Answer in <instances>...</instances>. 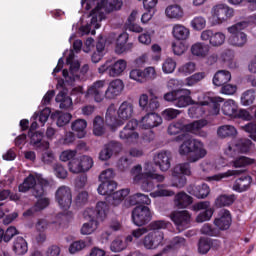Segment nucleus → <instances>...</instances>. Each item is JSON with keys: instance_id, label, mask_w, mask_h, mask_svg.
<instances>
[{"instance_id": "de8ad7c7", "label": "nucleus", "mask_w": 256, "mask_h": 256, "mask_svg": "<svg viewBox=\"0 0 256 256\" xmlns=\"http://www.w3.org/2000/svg\"><path fill=\"white\" fill-rule=\"evenodd\" d=\"M237 109V103L233 100H228L222 106V113L227 117H237Z\"/></svg>"}, {"instance_id": "5701e85b", "label": "nucleus", "mask_w": 256, "mask_h": 256, "mask_svg": "<svg viewBox=\"0 0 256 256\" xmlns=\"http://www.w3.org/2000/svg\"><path fill=\"white\" fill-rule=\"evenodd\" d=\"M127 41H129V34L126 32L118 36L115 47L117 55H123V53H129V51L133 50V43H127Z\"/></svg>"}, {"instance_id": "c9c22d12", "label": "nucleus", "mask_w": 256, "mask_h": 256, "mask_svg": "<svg viewBox=\"0 0 256 256\" xmlns=\"http://www.w3.org/2000/svg\"><path fill=\"white\" fill-rule=\"evenodd\" d=\"M168 19H176L177 21L183 19V8L177 4L170 5L165 10Z\"/></svg>"}, {"instance_id": "5fc2aeb1", "label": "nucleus", "mask_w": 256, "mask_h": 256, "mask_svg": "<svg viewBox=\"0 0 256 256\" xmlns=\"http://www.w3.org/2000/svg\"><path fill=\"white\" fill-rule=\"evenodd\" d=\"M95 229H97V220H95V217L90 216V221L83 224L81 233L82 235H91Z\"/></svg>"}, {"instance_id": "20e7f679", "label": "nucleus", "mask_w": 256, "mask_h": 256, "mask_svg": "<svg viewBox=\"0 0 256 256\" xmlns=\"http://www.w3.org/2000/svg\"><path fill=\"white\" fill-rule=\"evenodd\" d=\"M219 103H223V98H208L206 101H202L200 104H196L190 107L188 109V115L193 119H199V117H203L205 115V106L208 107V111L211 115H219V111L221 109V105H219Z\"/></svg>"}, {"instance_id": "7ed1b4c3", "label": "nucleus", "mask_w": 256, "mask_h": 256, "mask_svg": "<svg viewBox=\"0 0 256 256\" xmlns=\"http://www.w3.org/2000/svg\"><path fill=\"white\" fill-rule=\"evenodd\" d=\"M121 7H123V1L121 0H100V3H97V6L90 12V25H93L95 29H99V21L105 19L104 11L111 13V11H117Z\"/></svg>"}, {"instance_id": "0eeeda50", "label": "nucleus", "mask_w": 256, "mask_h": 256, "mask_svg": "<svg viewBox=\"0 0 256 256\" xmlns=\"http://www.w3.org/2000/svg\"><path fill=\"white\" fill-rule=\"evenodd\" d=\"M125 69H127V61L124 59L117 60L116 62L107 60L98 68V73H100V75L107 73L109 77H119L123 75Z\"/></svg>"}, {"instance_id": "a18cd8bd", "label": "nucleus", "mask_w": 256, "mask_h": 256, "mask_svg": "<svg viewBox=\"0 0 256 256\" xmlns=\"http://www.w3.org/2000/svg\"><path fill=\"white\" fill-rule=\"evenodd\" d=\"M93 135L96 137L105 135V120L101 116H96L93 120Z\"/></svg>"}, {"instance_id": "412c9836", "label": "nucleus", "mask_w": 256, "mask_h": 256, "mask_svg": "<svg viewBox=\"0 0 256 256\" xmlns=\"http://www.w3.org/2000/svg\"><path fill=\"white\" fill-rule=\"evenodd\" d=\"M123 89H125V84L123 83V80H112L105 91L106 99H116V97H119V95L123 93Z\"/></svg>"}, {"instance_id": "e2e57ef3", "label": "nucleus", "mask_w": 256, "mask_h": 256, "mask_svg": "<svg viewBox=\"0 0 256 256\" xmlns=\"http://www.w3.org/2000/svg\"><path fill=\"white\" fill-rule=\"evenodd\" d=\"M207 26V20L203 16H197L191 21V27L196 31H202Z\"/></svg>"}, {"instance_id": "9b49d317", "label": "nucleus", "mask_w": 256, "mask_h": 256, "mask_svg": "<svg viewBox=\"0 0 256 256\" xmlns=\"http://www.w3.org/2000/svg\"><path fill=\"white\" fill-rule=\"evenodd\" d=\"M170 219L173 221L174 225H176L179 233L185 231V229H189V225H191V214L187 210L172 212Z\"/></svg>"}, {"instance_id": "8fccbe9b", "label": "nucleus", "mask_w": 256, "mask_h": 256, "mask_svg": "<svg viewBox=\"0 0 256 256\" xmlns=\"http://www.w3.org/2000/svg\"><path fill=\"white\" fill-rule=\"evenodd\" d=\"M56 103H60V109H71L73 106V100L67 96L65 92H60L56 96Z\"/></svg>"}, {"instance_id": "4d7b16f0", "label": "nucleus", "mask_w": 256, "mask_h": 256, "mask_svg": "<svg viewBox=\"0 0 256 256\" xmlns=\"http://www.w3.org/2000/svg\"><path fill=\"white\" fill-rule=\"evenodd\" d=\"M51 115V108H44L42 111L35 113L33 115L34 121H39L41 125H45L47 123L49 116Z\"/></svg>"}, {"instance_id": "a19ab883", "label": "nucleus", "mask_w": 256, "mask_h": 256, "mask_svg": "<svg viewBox=\"0 0 256 256\" xmlns=\"http://www.w3.org/2000/svg\"><path fill=\"white\" fill-rule=\"evenodd\" d=\"M129 205H151V198L143 193H136L129 197Z\"/></svg>"}, {"instance_id": "cd10ccee", "label": "nucleus", "mask_w": 256, "mask_h": 256, "mask_svg": "<svg viewBox=\"0 0 256 256\" xmlns=\"http://www.w3.org/2000/svg\"><path fill=\"white\" fill-rule=\"evenodd\" d=\"M213 85L216 87H223L231 81V72L227 70H218L213 77Z\"/></svg>"}, {"instance_id": "9d476101", "label": "nucleus", "mask_w": 256, "mask_h": 256, "mask_svg": "<svg viewBox=\"0 0 256 256\" xmlns=\"http://www.w3.org/2000/svg\"><path fill=\"white\" fill-rule=\"evenodd\" d=\"M151 210L147 206H136L132 211V221L137 227L147 225L152 219Z\"/></svg>"}, {"instance_id": "f03ea898", "label": "nucleus", "mask_w": 256, "mask_h": 256, "mask_svg": "<svg viewBox=\"0 0 256 256\" xmlns=\"http://www.w3.org/2000/svg\"><path fill=\"white\" fill-rule=\"evenodd\" d=\"M130 173L133 182L136 184L138 183L140 185V189L145 193H149L155 189V183L152 180H149L152 174L155 173L151 162H146L144 166H141L140 164L134 166Z\"/></svg>"}, {"instance_id": "052dcab7", "label": "nucleus", "mask_w": 256, "mask_h": 256, "mask_svg": "<svg viewBox=\"0 0 256 256\" xmlns=\"http://www.w3.org/2000/svg\"><path fill=\"white\" fill-rule=\"evenodd\" d=\"M254 161H255L254 159H251L249 157L240 156V157L236 158L234 161H232V165L236 169H239L241 167H247V165H252V163H254Z\"/></svg>"}, {"instance_id": "1a4fd4ad", "label": "nucleus", "mask_w": 256, "mask_h": 256, "mask_svg": "<svg viewBox=\"0 0 256 256\" xmlns=\"http://www.w3.org/2000/svg\"><path fill=\"white\" fill-rule=\"evenodd\" d=\"M251 140L249 139H240L236 142H232L228 145V147L225 149V155L227 157H237L239 153H249L251 149Z\"/></svg>"}, {"instance_id": "39448f33", "label": "nucleus", "mask_w": 256, "mask_h": 256, "mask_svg": "<svg viewBox=\"0 0 256 256\" xmlns=\"http://www.w3.org/2000/svg\"><path fill=\"white\" fill-rule=\"evenodd\" d=\"M248 27L249 22L247 21L238 22L228 27L227 31L230 33L228 38L229 45H232L233 47H245V45H247V34H245L243 30Z\"/></svg>"}, {"instance_id": "dca6fc26", "label": "nucleus", "mask_w": 256, "mask_h": 256, "mask_svg": "<svg viewBox=\"0 0 256 256\" xmlns=\"http://www.w3.org/2000/svg\"><path fill=\"white\" fill-rule=\"evenodd\" d=\"M139 126V121L132 119L130 120L125 127L120 131L119 137L122 141H137L139 139V133L135 132L137 127Z\"/></svg>"}, {"instance_id": "f257e3e1", "label": "nucleus", "mask_w": 256, "mask_h": 256, "mask_svg": "<svg viewBox=\"0 0 256 256\" xmlns=\"http://www.w3.org/2000/svg\"><path fill=\"white\" fill-rule=\"evenodd\" d=\"M176 141H183L178 152L182 157H188L189 163H197L207 155V150H205V145L201 140L187 137L186 134H180L176 137Z\"/></svg>"}, {"instance_id": "7c9ffc66", "label": "nucleus", "mask_w": 256, "mask_h": 256, "mask_svg": "<svg viewBox=\"0 0 256 256\" xmlns=\"http://www.w3.org/2000/svg\"><path fill=\"white\" fill-rule=\"evenodd\" d=\"M133 109L134 108L132 103L124 101L117 111L119 119H122L123 121L131 119L133 117Z\"/></svg>"}, {"instance_id": "79ce46f5", "label": "nucleus", "mask_w": 256, "mask_h": 256, "mask_svg": "<svg viewBox=\"0 0 256 256\" xmlns=\"http://www.w3.org/2000/svg\"><path fill=\"white\" fill-rule=\"evenodd\" d=\"M236 199L237 196H235V194H222L216 198L215 205L216 207H229L235 203Z\"/></svg>"}, {"instance_id": "bf43d9fd", "label": "nucleus", "mask_w": 256, "mask_h": 256, "mask_svg": "<svg viewBox=\"0 0 256 256\" xmlns=\"http://www.w3.org/2000/svg\"><path fill=\"white\" fill-rule=\"evenodd\" d=\"M256 99L255 90L250 89L244 92L241 96V103L242 105H253L254 101Z\"/></svg>"}, {"instance_id": "393cba45", "label": "nucleus", "mask_w": 256, "mask_h": 256, "mask_svg": "<svg viewBox=\"0 0 256 256\" xmlns=\"http://www.w3.org/2000/svg\"><path fill=\"white\" fill-rule=\"evenodd\" d=\"M187 192L190 195H193L194 197H197V199H205L209 196V193H211V189L209 188V185L203 183L201 185H189L187 187Z\"/></svg>"}, {"instance_id": "f8f14e48", "label": "nucleus", "mask_w": 256, "mask_h": 256, "mask_svg": "<svg viewBox=\"0 0 256 256\" xmlns=\"http://www.w3.org/2000/svg\"><path fill=\"white\" fill-rule=\"evenodd\" d=\"M55 199L61 209L67 211L73 203V194L69 186H60L55 192Z\"/></svg>"}, {"instance_id": "aec40b11", "label": "nucleus", "mask_w": 256, "mask_h": 256, "mask_svg": "<svg viewBox=\"0 0 256 256\" xmlns=\"http://www.w3.org/2000/svg\"><path fill=\"white\" fill-rule=\"evenodd\" d=\"M202 41H209L212 47H221L225 43V34L222 32H213V30H204L201 33Z\"/></svg>"}, {"instance_id": "338daca9", "label": "nucleus", "mask_w": 256, "mask_h": 256, "mask_svg": "<svg viewBox=\"0 0 256 256\" xmlns=\"http://www.w3.org/2000/svg\"><path fill=\"white\" fill-rule=\"evenodd\" d=\"M180 131H185V124L181 122L172 123L168 127L169 135H179Z\"/></svg>"}, {"instance_id": "69168bd1", "label": "nucleus", "mask_w": 256, "mask_h": 256, "mask_svg": "<svg viewBox=\"0 0 256 256\" xmlns=\"http://www.w3.org/2000/svg\"><path fill=\"white\" fill-rule=\"evenodd\" d=\"M148 231H161V229H167V223L165 220H155L152 221L148 226H147Z\"/></svg>"}, {"instance_id": "e433bc0d", "label": "nucleus", "mask_w": 256, "mask_h": 256, "mask_svg": "<svg viewBox=\"0 0 256 256\" xmlns=\"http://www.w3.org/2000/svg\"><path fill=\"white\" fill-rule=\"evenodd\" d=\"M13 251L16 253V255H25V253L29 251V247L25 238L18 236L14 239Z\"/></svg>"}, {"instance_id": "c756f323", "label": "nucleus", "mask_w": 256, "mask_h": 256, "mask_svg": "<svg viewBox=\"0 0 256 256\" xmlns=\"http://www.w3.org/2000/svg\"><path fill=\"white\" fill-rule=\"evenodd\" d=\"M39 179H41V176L37 174H30L24 179L23 183L19 185L18 189L20 193H27V191L33 189L37 184V180L39 181Z\"/></svg>"}, {"instance_id": "4be33fe9", "label": "nucleus", "mask_w": 256, "mask_h": 256, "mask_svg": "<svg viewBox=\"0 0 256 256\" xmlns=\"http://www.w3.org/2000/svg\"><path fill=\"white\" fill-rule=\"evenodd\" d=\"M87 213L89 217H94L95 221H105L107 218V213H109V204L103 201L98 202L96 209H88Z\"/></svg>"}, {"instance_id": "2eb2a0df", "label": "nucleus", "mask_w": 256, "mask_h": 256, "mask_svg": "<svg viewBox=\"0 0 256 256\" xmlns=\"http://www.w3.org/2000/svg\"><path fill=\"white\" fill-rule=\"evenodd\" d=\"M120 151H123V145L117 141H110L99 152V159L100 161H109L113 155H119Z\"/></svg>"}, {"instance_id": "4468645a", "label": "nucleus", "mask_w": 256, "mask_h": 256, "mask_svg": "<svg viewBox=\"0 0 256 256\" xmlns=\"http://www.w3.org/2000/svg\"><path fill=\"white\" fill-rule=\"evenodd\" d=\"M173 160V154L169 150H161L153 157L154 165L159 167L160 171H169L171 169V161Z\"/></svg>"}, {"instance_id": "a878e982", "label": "nucleus", "mask_w": 256, "mask_h": 256, "mask_svg": "<svg viewBox=\"0 0 256 256\" xmlns=\"http://www.w3.org/2000/svg\"><path fill=\"white\" fill-rule=\"evenodd\" d=\"M220 217L214 220V225L221 231H227L231 227V212L229 210H221Z\"/></svg>"}, {"instance_id": "603ef678", "label": "nucleus", "mask_w": 256, "mask_h": 256, "mask_svg": "<svg viewBox=\"0 0 256 256\" xmlns=\"http://www.w3.org/2000/svg\"><path fill=\"white\" fill-rule=\"evenodd\" d=\"M181 247H187V240L181 236H176L171 240L170 245L163 249V253L167 249H181Z\"/></svg>"}, {"instance_id": "423d86ee", "label": "nucleus", "mask_w": 256, "mask_h": 256, "mask_svg": "<svg viewBox=\"0 0 256 256\" xmlns=\"http://www.w3.org/2000/svg\"><path fill=\"white\" fill-rule=\"evenodd\" d=\"M73 59H75V55L73 53H70L66 59V63L70 65V71H68L67 69H64L62 71V75L65 81H67L68 83H73V81H79V79H81V73L85 75L89 71V65L87 64H85L79 71L81 64H79V61H73Z\"/></svg>"}, {"instance_id": "6e6d98bb", "label": "nucleus", "mask_w": 256, "mask_h": 256, "mask_svg": "<svg viewBox=\"0 0 256 256\" xmlns=\"http://www.w3.org/2000/svg\"><path fill=\"white\" fill-rule=\"evenodd\" d=\"M127 249V242L123 241L121 238H116L110 244V251L113 253H121V251H125Z\"/></svg>"}, {"instance_id": "3c124183", "label": "nucleus", "mask_w": 256, "mask_h": 256, "mask_svg": "<svg viewBox=\"0 0 256 256\" xmlns=\"http://www.w3.org/2000/svg\"><path fill=\"white\" fill-rule=\"evenodd\" d=\"M205 77H207V74L205 72H197L192 76L186 78L184 81V85H186L187 87H193L194 85H197V83L203 81Z\"/></svg>"}, {"instance_id": "c85d7f7f", "label": "nucleus", "mask_w": 256, "mask_h": 256, "mask_svg": "<svg viewBox=\"0 0 256 256\" xmlns=\"http://www.w3.org/2000/svg\"><path fill=\"white\" fill-rule=\"evenodd\" d=\"M106 124H108L109 127H121V125H123V122L117 119V109L113 104L110 105L106 111Z\"/></svg>"}, {"instance_id": "6e6552de", "label": "nucleus", "mask_w": 256, "mask_h": 256, "mask_svg": "<svg viewBox=\"0 0 256 256\" xmlns=\"http://www.w3.org/2000/svg\"><path fill=\"white\" fill-rule=\"evenodd\" d=\"M142 245L150 251L163 247L165 245V234L162 231L150 232L143 238Z\"/></svg>"}, {"instance_id": "b1692460", "label": "nucleus", "mask_w": 256, "mask_h": 256, "mask_svg": "<svg viewBox=\"0 0 256 256\" xmlns=\"http://www.w3.org/2000/svg\"><path fill=\"white\" fill-rule=\"evenodd\" d=\"M207 120L200 119L185 125V131L198 135V137H207V132L203 131V127H207Z\"/></svg>"}, {"instance_id": "72a5a7b5", "label": "nucleus", "mask_w": 256, "mask_h": 256, "mask_svg": "<svg viewBox=\"0 0 256 256\" xmlns=\"http://www.w3.org/2000/svg\"><path fill=\"white\" fill-rule=\"evenodd\" d=\"M191 53L194 57L203 59L209 55V45L198 42L191 46Z\"/></svg>"}, {"instance_id": "f3484780", "label": "nucleus", "mask_w": 256, "mask_h": 256, "mask_svg": "<svg viewBox=\"0 0 256 256\" xmlns=\"http://www.w3.org/2000/svg\"><path fill=\"white\" fill-rule=\"evenodd\" d=\"M211 13L213 19H215L218 23H223L227 21V19H231V17H233L234 11L225 4H218L213 6Z\"/></svg>"}, {"instance_id": "473e14b6", "label": "nucleus", "mask_w": 256, "mask_h": 256, "mask_svg": "<svg viewBox=\"0 0 256 256\" xmlns=\"http://www.w3.org/2000/svg\"><path fill=\"white\" fill-rule=\"evenodd\" d=\"M49 203V198L39 199L34 206H32L26 212L23 213L24 217H31L33 214L38 213V211H43V209L49 207Z\"/></svg>"}, {"instance_id": "864d4df0", "label": "nucleus", "mask_w": 256, "mask_h": 256, "mask_svg": "<svg viewBox=\"0 0 256 256\" xmlns=\"http://www.w3.org/2000/svg\"><path fill=\"white\" fill-rule=\"evenodd\" d=\"M172 175H191V164L189 162L181 163L173 168Z\"/></svg>"}, {"instance_id": "4c0bfd02", "label": "nucleus", "mask_w": 256, "mask_h": 256, "mask_svg": "<svg viewBox=\"0 0 256 256\" xmlns=\"http://www.w3.org/2000/svg\"><path fill=\"white\" fill-rule=\"evenodd\" d=\"M115 189H117V183L115 181H104L99 185L98 193L99 195H107L109 199Z\"/></svg>"}, {"instance_id": "58836bf2", "label": "nucleus", "mask_w": 256, "mask_h": 256, "mask_svg": "<svg viewBox=\"0 0 256 256\" xmlns=\"http://www.w3.org/2000/svg\"><path fill=\"white\" fill-rule=\"evenodd\" d=\"M189 30L187 27L181 25V24H175L172 29V35L175 37L178 41H185L186 39H189Z\"/></svg>"}, {"instance_id": "ddd939ff", "label": "nucleus", "mask_w": 256, "mask_h": 256, "mask_svg": "<svg viewBox=\"0 0 256 256\" xmlns=\"http://www.w3.org/2000/svg\"><path fill=\"white\" fill-rule=\"evenodd\" d=\"M163 124V118L155 113V112H149L145 116H143L139 121H138V127L140 129H155V127H159V125Z\"/></svg>"}, {"instance_id": "13d9d810", "label": "nucleus", "mask_w": 256, "mask_h": 256, "mask_svg": "<svg viewBox=\"0 0 256 256\" xmlns=\"http://www.w3.org/2000/svg\"><path fill=\"white\" fill-rule=\"evenodd\" d=\"M243 173L242 170H228L227 172L215 174L210 179L212 181H221V179H227V177H237V175H241Z\"/></svg>"}, {"instance_id": "09e8293b", "label": "nucleus", "mask_w": 256, "mask_h": 256, "mask_svg": "<svg viewBox=\"0 0 256 256\" xmlns=\"http://www.w3.org/2000/svg\"><path fill=\"white\" fill-rule=\"evenodd\" d=\"M167 185L165 184H158L157 190L150 193V197H173L175 192L173 190L166 189Z\"/></svg>"}, {"instance_id": "0e129e2a", "label": "nucleus", "mask_w": 256, "mask_h": 256, "mask_svg": "<svg viewBox=\"0 0 256 256\" xmlns=\"http://www.w3.org/2000/svg\"><path fill=\"white\" fill-rule=\"evenodd\" d=\"M180 113L181 112L177 109L167 108L162 111L161 115L166 121H173V119H177V116H179Z\"/></svg>"}, {"instance_id": "bb28decb", "label": "nucleus", "mask_w": 256, "mask_h": 256, "mask_svg": "<svg viewBox=\"0 0 256 256\" xmlns=\"http://www.w3.org/2000/svg\"><path fill=\"white\" fill-rule=\"evenodd\" d=\"M193 203V197L181 191L174 196V207L177 209H187Z\"/></svg>"}, {"instance_id": "f704fd0d", "label": "nucleus", "mask_w": 256, "mask_h": 256, "mask_svg": "<svg viewBox=\"0 0 256 256\" xmlns=\"http://www.w3.org/2000/svg\"><path fill=\"white\" fill-rule=\"evenodd\" d=\"M251 181V176H242L238 178L233 185V191H237L238 193H243V191H247V189H249V187L251 186Z\"/></svg>"}, {"instance_id": "49530a36", "label": "nucleus", "mask_w": 256, "mask_h": 256, "mask_svg": "<svg viewBox=\"0 0 256 256\" xmlns=\"http://www.w3.org/2000/svg\"><path fill=\"white\" fill-rule=\"evenodd\" d=\"M217 135L221 139H227V137H235V135H237V129L232 125H223L218 128Z\"/></svg>"}, {"instance_id": "37998d69", "label": "nucleus", "mask_w": 256, "mask_h": 256, "mask_svg": "<svg viewBox=\"0 0 256 256\" xmlns=\"http://www.w3.org/2000/svg\"><path fill=\"white\" fill-rule=\"evenodd\" d=\"M130 190L129 189H122L116 192H112V195H110V197L108 198L109 203H111V205H114L115 207H117V205H119L121 203V201H123V199H125V197H127V195H129Z\"/></svg>"}, {"instance_id": "680f3d73", "label": "nucleus", "mask_w": 256, "mask_h": 256, "mask_svg": "<svg viewBox=\"0 0 256 256\" xmlns=\"http://www.w3.org/2000/svg\"><path fill=\"white\" fill-rule=\"evenodd\" d=\"M211 249V239L200 238L198 242V252L202 255L209 253Z\"/></svg>"}, {"instance_id": "c03bdc74", "label": "nucleus", "mask_w": 256, "mask_h": 256, "mask_svg": "<svg viewBox=\"0 0 256 256\" xmlns=\"http://www.w3.org/2000/svg\"><path fill=\"white\" fill-rule=\"evenodd\" d=\"M193 104L191 96L183 95V90H177L176 99L174 101L175 107L183 108Z\"/></svg>"}, {"instance_id": "774afa93", "label": "nucleus", "mask_w": 256, "mask_h": 256, "mask_svg": "<svg viewBox=\"0 0 256 256\" xmlns=\"http://www.w3.org/2000/svg\"><path fill=\"white\" fill-rule=\"evenodd\" d=\"M80 165H81L82 173H85V171H89V169L93 167V158L89 156H81Z\"/></svg>"}, {"instance_id": "a211bd4d", "label": "nucleus", "mask_w": 256, "mask_h": 256, "mask_svg": "<svg viewBox=\"0 0 256 256\" xmlns=\"http://www.w3.org/2000/svg\"><path fill=\"white\" fill-rule=\"evenodd\" d=\"M139 106L142 111L152 113V111H157V109L161 107V103H159V98L157 96H153L149 100V96L147 94H142L139 98Z\"/></svg>"}, {"instance_id": "2f4dec72", "label": "nucleus", "mask_w": 256, "mask_h": 256, "mask_svg": "<svg viewBox=\"0 0 256 256\" xmlns=\"http://www.w3.org/2000/svg\"><path fill=\"white\" fill-rule=\"evenodd\" d=\"M71 129L74 131V133L77 134V137L79 139H83L85 135H87V120L85 119H77L72 122Z\"/></svg>"}, {"instance_id": "6ab92c4d", "label": "nucleus", "mask_w": 256, "mask_h": 256, "mask_svg": "<svg viewBox=\"0 0 256 256\" xmlns=\"http://www.w3.org/2000/svg\"><path fill=\"white\" fill-rule=\"evenodd\" d=\"M103 89H105V81L98 80L88 87L86 96L92 97V99H94V101H96V103H101V101H103V97H104Z\"/></svg>"}, {"instance_id": "ea45409f", "label": "nucleus", "mask_w": 256, "mask_h": 256, "mask_svg": "<svg viewBox=\"0 0 256 256\" xmlns=\"http://www.w3.org/2000/svg\"><path fill=\"white\" fill-rule=\"evenodd\" d=\"M30 143L37 147L38 149H49V142L43 140V133L42 132H35L31 134Z\"/></svg>"}]
</instances>
